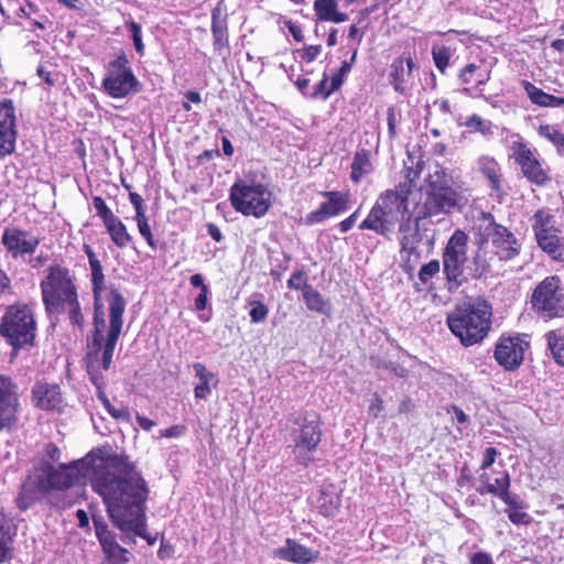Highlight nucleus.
I'll list each match as a JSON object with an SVG mask.
<instances>
[{
  "label": "nucleus",
  "mask_w": 564,
  "mask_h": 564,
  "mask_svg": "<svg viewBox=\"0 0 564 564\" xmlns=\"http://www.w3.org/2000/svg\"><path fill=\"white\" fill-rule=\"evenodd\" d=\"M510 150L523 176L531 183L542 186L549 181L547 170L520 135L511 142Z\"/></svg>",
  "instance_id": "ddd939ff"
},
{
  "label": "nucleus",
  "mask_w": 564,
  "mask_h": 564,
  "mask_svg": "<svg viewBox=\"0 0 564 564\" xmlns=\"http://www.w3.org/2000/svg\"><path fill=\"white\" fill-rule=\"evenodd\" d=\"M321 51H322V47L319 45H308L303 48L301 57L305 62L311 63L316 59V57L319 55Z\"/></svg>",
  "instance_id": "603ef678"
},
{
  "label": "nucleus",
  "mask_w": 564,
  "mask_h": 564,
  "mask_svg": "<svg viewBox=\"0 0 564 564\" xmlns=\"http://www.w3.org/2000/svg\"><path fill=\"white\" fill-rule=\"evenodd\" d=\"M341 85L340 76H333L330 79L327 75H324L322 80L316 85L313 98L327 99L334 91H336Z\"/></svg>",
  "instance_id": "c9c22d12"
},
{
  "label": "nucleus",
  "mask_w": 564,
  "mask_h": 564,
  "mask_svg": "<svg viewBox=\"0 0 564 564\" xmlns=\"http://www.w3.org/2000/svg\"><path fill=\"white\" fill-rule=\"evenodd\" d=\"M462 192L452 185L451 178L442 169H437L429 177L427 196L423 205L424 216L431 217L448 213L460 206Z\"/></svg>",
  "instance_id": "0eeeda50"
},
{
  "label": "nucleus",
  "mask_w": 564,
  "mask_h": 564,
  "mask_svg": "<svg viewBox=\"0 0 564 564\" xmlns=\"http://www.w3.org/2000/svg\"><path fill=\"white\" fill-rule=\"evenodd\" d=\"M2 243L8 252L15 258L25 253H33L39 240L20 229L7 228L2 234Z\"/></svg>",
  "instance_id": "4be33fe9"
},
{
  "label": "nucleus",
  "mask_w": 564,
  "mask_h": 564,
  "mask_svg": "<svg viewBox=\"0 0 564 564\" xmlns=\"http://www.w3.org/2000/svg\"><path fill=\"white\" fill-rule=\"evenodd\" d=\"M440 262L438 260H431L426 264L422 265L419 271V280L423 285H426L433 276H435L440 272Z\"/></svg>",
  "instance_id": "37998d69"
},
{
  "label": "nucleus",
  "mask_w": 564,
  "mask_h": 564,
  "mask_svg": "<svg viewBox=\"0 0 564 564\" xmlns=\"http://www.w3.org/2000/svg\"><path fill=\"white\" fill-rule=\"evenodd\" d=\"M64 310H67L72 322L76 325H80L84 317L80 313V307L77 297L74 299V303H66Z\"/></svg>",
  "instance_id": "de8ad7c7"
},
{
  "label": "nucleus",
  "mask_w": 564,
  "mask_h": 564,
  "mask_svg": "<svg viewBox=\"0 0 564 564\" xmlns=\"http://www.w3.org/2000/svg\"><path fill=\"white\" fill-rule=\"evenodd\" d=\"M191 284L194 288H199L200 291L204 290V288H207V285L204 283L203 276L200 274H194L189 279Z\"/></svg>",
  "instance_id": "774afa93"
},
{
  "label": "nucleus",
  "mask_w": 564,
  "mask_h": 564,
  "mask_svg": "<svg viewBox=\"0 0 564 564\" xmlns=\"http://www.w3.org/2000/svg\"><path fill=\"white\" fill-rule=\"evenodd\" d=\"M80 478L90 481L107 506L112 523L121 531L123 540L130 534L154 543L145 532L144 505L149 487L142 474L126 455L91 452L72 465L55 468L45 464L35 469L22 486L18 507L26 510L39 495L51 489H66ZM135 543L134 539H131Z\"/></svg>",
  "instance_id": "f257e3e1"
},
{
  "label": "nucleus",
  "mask_w": 564,
  "mask_h": 564,
  "mask_svg": "<svg viewBox=\"0 0 564 564\" xmlns=\"http://www.w3.org/2000/svg\"><path fill=\"white\" fill-rule=\"evenodd\" d=\"M93 203L97 215L102 219L104 224L107 223L112 217H115L113 213L110 210V208L107 206V204L101 197L95 196Z\"/></svg>",
  "instance_id": "a18cd8bd"
},
{
  "label": "nucleus",
  "mask_w": 564,
  "mask_h": 564,
  "mask_svg": "<svg viewBox=\"0 0 564 564\" xmlns=\"http://www.w3.org/2000/svg\"><path fill=\"white\" fill-rule=\"evenodd\" d=\"M212 31L215 39V43L219 46H224L227 43V26L223 19L218 17V12H213V24Z\"/></svg>",
  "instance_id": "ea45409f"
},
{
  "label": "nucleus",
  "mask_w": 564,
  "mask_h": 564,
  "mask_svg": "<svg viewBox=\"0 0 564 564\" xmlns=\"http://www.w3.org/2000/svg\"><path fill=\"white\" fill-rule=\"evenodd\" d=\"M529 347L530 344L523 336L501 337L496 344L494 357L505 370L514 371L522 365Z\"/></svg>",
  "instance_id": "2eb2a0df"
},
{
  "label": "nucleus",
  "mask_w": 564,
  "mask_h": 564,
  "mask_svg": "<svg viewBox=\"0 0 564 564\" xmlns=\"http://www.w3.org/2000/svg\"><path fill=\"white\" fill-rule=\"evenodd\" d=\"M95 531L107 564H127L130 561V552L117 542L116 534L107 525L95 521Z\"/></svg>",
  "instance_id": "a211bd4d"
},
{
  "label": "nucleus",
  "mask_w": 564,
  "mask_h": 564,
  "mask_svg": "<svg viewBox=\"0 0 564 564\" xmlns=\"http://www.w3.org/2000/svg\"><path fill=\"white\" fill-rule=\"evenodd\" d=\"M539 134L555 145L560 153H564V133L557 126L541 124L538 130Z\"/></svg>",
  "instance_id": "e433bc0d"
},
{
  "label": "nucleus",
  "mask_w": 564,
  "mask_h": 564,
  "mask_svg": "<svg viewBox=\"0 0 564 564\" xmlns=\"http://www.w3.org/2000/svg\"><path fill=\"white\" fill-rule=\"evenodd\" d=\"M33 404L44 411H61L64 404L61 389L57 384L37 382L32 389Z\"/></svg>",
  "instance_id": "412c9836"
},
{
  "label": "nucleus",
  "mask_w": 564,
  "mask_h": 564,
  "mask_svg": "<svg viewBox=\"0 0 564 564\" xmlns=\"http://www.w3.org/2000/svg\"><path fill=\"white\" fill-rule=\"evenodd\" d=\"M452 50L444 45H434L432 48V56L436 68L441 73H445L447 66L449 65V59L452 57Z\"/></svg>",
  "instance_id": "4c0bfd02"
},
{
  "label": "nucleus",
  "mask_w": 564,
  "mask_h": 564,
  "mask_svg": "<svg viewBox=\"0 0 564 564\" xmlns=\"http://www.w3.org/2000/svg\"><path fill=\"white\" fill-rule=\"evenodd\" d=\"M137 84L138 80L128 67V61L124 56L118 57L109 64L107 76L102 82L105 90L112 98L128 96Z\"/></svg>",
  "instance_id": "4468645a"
},
{
  "label": "nucleus",
  "mask_w": 564,
  "mask_h": 564,
  "mask_svg": "<svg viewBox=\"0 0 564 564\" xmlns=\"http://www.w3.org/2000/svg\"><path fill=\"white\" fill-rule=\"evenodd\" d=\"M19 388L10 377L0 375V431L10 429L18 420Z\"/></svg>",
  "instance_id": "dca6fc26"
},
{
  "label": "nucleus",
  "mask_w": 564,
  "mask_h": 564,
  "mask_svg": "<svg viewBox=\"0 0 564 564\" xmlns=\"http://www.w3.org/2000/svg\"><path fill=\"white\" fill-rule=\"evenodd\" d=\"M208 288H204L199 295L195 299V307L197 311H203L207 305Z\"/></svg>",
  "instance_id": "052dcab7"
},
{
  "label": "nucleus",
  "mask_w": 564,
  "mask_h": 564,
  "mask_svg": "<svg viewBox=\"0 0 564 564\" xmlns=\"http://www.w3.org/2000/svg\"><path fill=\"white\" fill-rule=\"evenodd\" d=\"M477 170L484 174L495 191L500 189V165L488 155L480 156L476 162Z\"/></svg>",
  "instance_id": "c756f323"
},
{
  "label": "nucleus",
  "mask_w": 564,
  "mask_h": 564,
  "mask_svg": "<svg viewBox=\"0 0 564 564\" xmlns=\"http://www.w3.org/2000/svg\"><path fill=\"white\" fill-rule=\"evenodd\" d=\"M137 422L139 426L144 431H150L153 426H155V422L141 415H137Z\"/></svg>",
  "instance_id": "0e129e2a"
},
{
  "label": "nucleus",
  "mask_w": 564,
  "mask_h": 564,
  "mask_svg": "<svg viewBox=\"0 0 564 564\" xmlns=\"http://www.w3.org/2000/svg\"><path fill=\"white\" fill-rule=\"evenodd\" d=\"M91 271V283H93V292L95 297V311L98 308V312L102 311V305L99 304L100 295L105 290V274L102 272L101 263H96L93 261V265H90Z\"/></svg>",
  "instance_id": "f704fd0d"
},
{
  "label": "nucleus",
  "mask_w": 564,
  "mask_h": 564,
  "mask_svg": "<svg viewBox=\"0 0 564 564\" xmlns=\"http://www.w3.org/2000/svg\"><path fill=\"white\" fill-rule=\"evenodd\" d=\"M414 66L411 56H400L392 62L389 72V82L398 93H404V84L411 76Z\"/></svg>",
  "instance_id": "393cba45"
},
{
  "label": "nucleus",
  "mask_w": 564,
  "mask_h": 564,
  "mask_svg": "<svg viewBox=\"0 0 564 564\" xmlns=\"http://www.w3.org/2000/svg\"><path fill=\"white\" fill-rule=\"evenodd\" d=\"M492 243L503 260H510L519 252L517 239L506 227L495 225L491 234Z\"/></svg>",
  "instance_id": "b1692460"
},
{
  "label": "nucleus",
  "mask_w": 564,
  "mask_h": 564,
  "mask_svg": "<svg viewBox=\"0 0 564 564\" xmlns=\"http://www.w3.org/2000/svg\"><path fill=\"white\" fill-rule=\"evenodd\" d=\"M35 319L31 308L25 304H13L2 316L0 334L13 347L30 345L35 337Z\"/></svg>",
  "instance_id": "1a4fd4ad"
},
{
  "label": "nucleus",
  "mask_w": 564,
  "mask_h": 564,
  "mask_svg": "<svg viewBox=\"0 0 564 564\" xmlns=\"http://www.w3.org/2000/svg\"><path fill=\"white\" fill-rule=\"evenodd\" d=\"M41 291L46 311L57 314L64 311L66 303H74L77 297L74 278L67 268L59 264L51 265L41 281Z\"/></svg>",
  "instance_id": "423d86ee"
},
{
  "label": "nucleus",
  "mask_w": 564,
  "mask_h": 564,
  "mask_svg": "<svg viewBox=\"0 0 564 564\" xmlns=\"http://www.w3.org/2000/svg\"><path fill=\"white\" fill-rule=\"evenodd\" d=\"M547 349L558 366H564V333L550 330L545 334Z\"/></svg>",
  "instance_id": "72a5a7b5"
},
{
  "label": "nucleus",
  "mask_w": 564,
  "mask_h": 564,
  "mask_svg": "<svg viewBox=\"0 0 564 564\" xmlns=\"http://www.w3.org/2000/svg\"><path fill=\"white\" fill-rule=\"evenodd\" d=\"M14 109L11 102H0V159L11 154L15 148Z\"/></svg>",
  "instance_id": "aec40b11"
},
{
  "label": "nucleus",
  "mask_w": 564,
  "mask_h": 564,
  "mask_svg": "<svg viewBox=\"0 0 564 564\" xmlns=\"http://www.w3.org/2000/svg\"><path fill=\"white\" fill-rule=\"evenodd\" d=\"M318 554L317 551L308 549L291 539H288L283 546L273 551L275 557L300 564H307L315 561Z\"/></svg>",
  "instance_id": "5701e85b"
},
{
  "label": "nucleus",
  "mask_w": 564,
  "mask_h": 564,
  "mask_svg": "<svg viewBox=\"0 0 564 564\" xmlns=\"http://www.w3.org/2000/svg\"><path fill=\"white\" fill-rule=\"evenodd\" d=\"M303 300L310 311L324 315L330 314L332 305L329 301L324 299L323 295L312 285L303 286Z\"/></svg>",
  "instance_id": "c85d7f7f"
},
{
  "label": "nucleus",
  "mask_w": 564,
  "mask_h": 564,
  "mask_svg": "<svg viewBox=\"0 0 564 564\" xmlns=\"http://www.w3.org/2000/svg\"><path fill=\"white\" fill-rule=\"evenodd\" d=\"M487 490L491 491V495L501 499L508 506L509 520L514 524H529L531 517L524 511L525 506L516 495H511L509 491V481L506 477H501L500 480L492 487L489 485Z\"/></svg>",
  "instance_id": "f3484780"
},
{
  "label": "nucleus",
  "mask_w": 564,
  "mask_h": 564,
  "mask_svg": "<svg viewBox=\"0 0 564 564\" xmlns=\"http://www.w3.org/2000/svg\"><path fill=\"white\" fill-rule=\"evenodd\" d=\"M185 427L183 425H173L169 429L160 431L159 437L176 438L184 434Z\"/></svg>",
  "instance_id": "864d4df0"
},
{
  "label": "nucleus",
  "mask_w": 564,
  "mask_h": 564,
  "mask_svg": "<svg viewBox=\"0 0 564 564\" xmlns=\"http://www.w3.org/2000/svg\"><path fill=\"white\" fill-rule=\"evenodd\" d=\"M128 29L132 33V39H133V43H134V47H135L137 52L143 53L144 45L142 43V37H141V26L137 22L131 21L128 23Z\"/></svg>",
  "instance_id": "49530a36"
},
{
  "label": "nucleus",
  "mask_w": 564,
  "mask_h": 564,
  "mask_svg": "<svg viewBox=\"0 0 564 564\" xmlns=\"http://www.w3.org/2000/svg\"><path fill=\"white\" fill-rule=\"evenodd\" d=\"M131 204L134 206V209H141L143 207V198L138 193H130L129 195Z\"/></svg>",
  "instance_id": "69168bd1"
},
{
  "label": "nucleus",
  "mask_w": 564,
  "mask_h": 564,
  "mask_svg": "<svg viewBox=\"0 0 564 564\" xmlns=\"http://www.w3.org/2000/svg\"><path fill=\"white\" fill-rule=\"evenodd\" d=\"M410 218L406 197L388 189L378 197L366 219L359 225V229L388 236L397 226L402 230L404 223Z\"/></svg>",
  "instance_id": "20e7f679"
},
{
  "label": "nucleus",
  "mask_w": 564,
  "mask_h": 564,
  "mask_svg": "<svg viewBox=\"0 0 564 564\" xmlns=\"http://www.w3.org/2000/svg\"><path fill=\"white\" fill-rule=\"evenodd\" d=\"M495 474H496L495 477H494L492 473H488V471H484L482 474H480V476H479V487L477 488V491L480 495L491 494V491L487 490V487L489 485H491L494 487L497 484V481L500 480L501 477H503L505 475H506L508 481L510 482V477H509L508 471L501 470V471H498V473H495Z\"/></svg>",
  "instance_id": "58836bf2"
},
{
  "label": "nucleus",
  "mask_w": 564,
  "mask_h": 564,
  "mask_svg": "<svg viewBox=\"0 0 564 564\" xmlns=\"http://www.w3.org/2000/svg\"><path fill=\"white\" fill-rule=\"evenodd\" d=\"M466 127L471 131H478L482 134H488L491 132V122L482 119L478 115H473L466 120Z\"/></svg>",
  "instance_id": "c03bdc74"
},
{
  "label": "nucleus",
  "mask_w": 564,
  "mask_h": 564,
  "mask_svg": "<svg viewBox=\"0 0 564 564\" xmlns=\"http://www.w3.org/2000/svg\"><path fill=\"white\" fill-rule=\"evenodd\" d=\"M337 0H315L314 10L319 21L341 23L348 20V15L337 10Z\"/></svg>",
  "instance_id": "bb28decb"
},
{
  "label": "nucleus",
  "mask_w": 564,
  "mask_h": 564,
  "mask_svg": "<svg viewBox=\"0 0 564 564\" xmlns=\"http://www.w3.org/2000/svg\"><path fill=\"white\" fill-rule=\"evenodd\" d=\"M532 308L542 317L554 318L564 312V292L556 275L546 276L534 289Z\"/></svg>",
  "instance_id": "9d476101"
},
{
  "label": "nucleus",
  "mask_w": 564,
  "mask_h": 564,
  "mask_svg": "<svg viewBox=\"0 0 564 564\" xmlns=\"http://www.w3.org/2000/svg\"><path fill=\"white\" fill-rule=\"evenodd\" d=\"M126 308V301L122 295L111 290L109 301V325L106 327L104 311L96 310L94 317V333L88 339L86 347V368L90 380L97 389L104 388V371L110 368L113 351L121 334Z\"/></svg>",
  "instance_id": "f03ea898"
},
{
  "label": "nucleus",
  "mask_w": 564,
  "mask_h": 564,
  "mask_svg": "<svg viewBox=\"0 0 564 564\" xmlns=\"http://www.w3.org/2000/svg\"><path fill=\"white\" fill-rule=\"evenodd\" d=\"M104 225L112 242L118 248L122 249L129 246V243L132 240V237L128 232L126 225L117 216L112 217Z\"/></svg>",
  "instance_id": "7c9ffc66"
},
{
  "label": "nucleus",
  "mask_w": 564,
  "mask_h": 564,
  "mask_svg": "<svg viewBox=\"0 0 564 564\" xmlns=\"http://www.w3.org/2000/svg\"><path fill=\"white\" fill-rule=\"evenodd\" d=\"M195 376L199 382L195 386L194 393L197 399H206L210 392V384L213 381L216 382V377L213 372L208 371L205 365L196 362L193 365Z\"/></svg>",
  "instance_id": "2f4dec72"
},
{
  "label": "nucleus",
  "mask_w": 564,
  "mask_h": 564,
  "mask_svg": "<svg viewBox=\"0 0 564 564\" xmlns=\"http://www.w3.org/2000/svg\"><path fill=\"white\" fill-rule=\"evenodd\" d=\"M489 79H490V72L489 70L482 72L480 68L474 78V80L477 82V84H479V85L487 83Z\"/></svg>",
  "instance_id": "338daca9"
},
{
  "label": "nucleus",
  "mask_w": 564,
  "mask_h": 564,
  "mask_svg": "<svg viewBox=\"0 0 564 564\" xmlns=\"http://www.w3.org/2000/svg\"><path fill=\"white\" fill-rule=\"evenodd\" d=\"M292 452L295 458L303 465L313 460V453L316 451L321 438L322 430L317 414L305 413L297 416L290 427Z\"/></svg>",
  "instance_id": "6e6552de"
},
{
  "label": "nucleus",
  "mask_w": 564,
  "mask_h": 564,
  "mask_svg": "<svg viewBox=\"0 0 564 564\" xmlns=\"http://www.w3.org/2000/svg\"><path fill=\"white\" fill-rule=\"evenodd\" d=\"M523 88L530 98V100L541 107H563L564 106V97H556L550 94H546L542 89L538 88L530 82H523Z\"/></svg>",
  "instance_id": "cd10ccee"
},
{
  "label": "nucleus",
  "mask_w": 564,
  "mask_h": 564,
  "mask_svg": "<svg viewBox=\"0 0 564 564\" xmlns=\"http://www.w3.org/2000/svg\"><path fill=\"white\" fill-rule=\"evenodd\" d=\"M322 195L327 199L321 206L306 215L305 223L314 225L338 215L347 208L349 200L348 192H324Z\"/></svg>",
  "instance_id": "6ab92c4d"
},
{
  "label": "nucleus",
  "mask_w": 564,
  "mask_h": 564,
  "mask_svg": "<svg viewBox=\"0 0 564 564\" xmlns=\"http://www.w3.org/2000/svg\"><path fill=\"white\" fill-rule=\"evenodd\" d=\"M470 564H494V561L488 553L477 552L470 557Z\"/></svg>",
  "instance_id": "4d7b16f0"
},
{
  "label": "nucleus",
  "mask_w": 564,
  "mask_h": 564,
  "mask_svg": "<svg viewBox=\"0 0 564 564\" xmlns=\"http://www.w3.org/2000/svg\"><path fill=\"white\" fill-rule=\"evenodd\" d=\"M10 284L8 274L0 268V297L10 289Z\"/></svg>",
  "instance_id": "e2e57ef3"
},
{
  "label": "nucleus",
  "mask_w": 564,
  "mask_h": 564,
  "mask_svg": "<svg viewBox=\"0 0 564 564\" xmlns=\"http://www.w3.org/2000/svg\"><path fill=\"white\" fill-rule=\"evenodd\" d=\"M479 68H480V65H478V64H475V63L468 64L459 73L460 80L465 84H469V83L474 82V78H475L477 72L479 70Z\"/></svg>",
  "instance_id": "09e8293b"
},
{
  "label": "nucleus",
  "mask_w": 564,
  "mask_h": 564,
  "mask_svg": "<svg viewBox=\"0 0 564 564\" xmlns=\"http://www.w3.org/2000/svg\"><path fill=\"white\" fill-rule=\"evenodd\" d=\"M388 117V129L390 137H394L395 134V127H397V113L394 108H389L387 111Z\"/></svg>",
  "instance_id": "bf43d9fd"
},
{
  "label": "nucleus",
  "mask_w": 564,
  "mask_h": 564,
  "mask_svg": "<svg viewBox=\"0 0 564 564\" xmlns=\"http://www.w3.org/2000/svg\"><path fill=\"white\" fill-rule=\"evenodd\" d=\"M447 325L464 346H473L488 335L491 307L486 301L465 302L448 314Z\"/></svg>",
  "instance_id": "7ed1b4c3"
},
{
  "label": "nucleus",
  "mask_w": 564,
  "mask_h": 564,
  "mask_svg": "<svg viewBox=\"0 0 564 564\" xmlns=\"http://www.w3.org/2000/svg\"><path fill=\"white\" fill-rule=\"evenodd\" d=\"M17 534V525L12 519L0 511V563L10 561L13 557V538Z\"/></svg>",
  "instance_id": "a878e982"
},
{
  "label": "nucleus",
  "mask_w": 564,
  "mask_h": 564,
  "mask_svg": "<svg viewBox=\"0 0 564 564\" xmlns=\"http://www.w3.org/2000/svg\"><path fill=\"white\" fill-rule=\"evenodd\" d=\"M497 449L495 447H487L485 451V457L481 464V469L486 471L494 463L497 457Z\"/></svg>",
  "instance_id": "6e6d98bb"
},
{
  "label": "nucleus",
  "mask_w": 564,
  "mask_h": 564,
  "mask_svg": "<svg viewBox=\"0 0 564 564\" xmlns=\"http://www.w3.org/2000/svg\"><path fill=\"white\" fill-rule=\"evenodd\" d=\"M533 220V230L539 247L554 260L561 259L564 252V242L554 226L553 216L545 210H538Z\"/></svg>",
  "instance_id": "9b49d317"
},
{
  "label": "nucleus",
  "mask_w": 564,
  "mask_h": 564,
  "mask_svg": "<svg viewBox=\"0 0 564 564\" xmlns=\"http://www.w3.org/2000/svg\"><path fill=\"white\" fill-rule=\"evenodd\" d=\"M468 237L462 230H455L443 252V269L448 282L459 284L467 261Z\"/></svg>",
  "instance_id": "f8f14e48"
},
{
  "label": "nucleus",
  "mask_w": 564,
  "mask_h": 564,
  "mask_svg": "<svg viewBox=\"0 0 564 564\" xmlns=\"http://www.w3.org/2000/svg\"><path fill=\"white\" fill-rule=\"evenodd\" d=\"M98 399L101 401L102 405L107 410V412L117 420H129V412L127 409H116L106 397L105 392L101 389H98Z\"/></svg>",
  "instance_id": "79ce46f5"
},
{
  "label": "nucleus",
  "mask_w": 564,
  "mask_h": 564,
  "mask_svg": "<svg viewBox=\"0 0 564 564\" xmlns=\"http://www.w3.org/2000/svg\"><path fill=\"white\" fill-rule=\"evenodd\" d=\"M138 229H139V232L140 235L145 239V241L148 242V245L152 248H155V241H154V238H153V235L151 232V228L147 223H142V224H139L138 225Z\"/></svg>",
  "instance_id": "5fc2aeb1"
},
{
  "label": "nucleus",
  "mask_w": 564,
  "mask_h": 564,
  "mask_svg": "<svg viewBox=\"0 0 564 564\" xmlns=\"http://www.w3.org/2000/svg\"><path fill=\"white\" fill-rule=\"evenodd\" d=\"M234 209L245 216L263 217L272 205V194L265 185L251 178H240L230 187Z\"/></svg>",
  "instance_id": "39448f33"
},
{
  "label": "nucleus",
  "mask_w": 564,
  "mask_h": 564,
  "mask_svg": "<svg viewBox=\"0 0 564 564\" xmlns=\"http://www.w3.org/2000/svg\"><path fill=\"white\" fill-rule=\"evenodd\" d=\"M358 217V210L351 214L349 217L340 221L339 228L341 232H347L356 223Z\"/></svg>",
  "instance_id": "680f3d73"
},
{
  "label": "nucleus",
  "mask_w": 564,
  "mask_h": 564,
  "mask_svg": "<svg viewBox=\"0 0 564 564\" xmlns=\"http://www.w3.org/2000/svg\"><path fill=\"white\" fill-rule=\"evenodd\" d=\"M286 26L295 41L302 42L304 40L302 28L299 24L289 21L286 22Z\"/></svg>",
  "instance_id": "13d9d810"
},
{
  "label": "nucleus",
  "mask_w": 564,
  "mask_h": 564,
  "mask_svg": "<svg viewBox=\"0 0 564 564\" xmlns=\"http://www.w3.org/2000/svg\"><path fill=\"white\" fill-rule=\"evenodd\" d=\"M249 310V316L252 323L258 324L265 321L269 314L268 306L258 300H249L248 301Z\"/></svg>",
  "instance_id": "a19ab883"
},
{
  "label": "nucleus",
  "mask_w": 564,
  "mask_h": 564,
  "mask_svg": "<svg viewBox=\"0 0 564 564\" xmlns=\"http://www.w3.org/2000/svg\"><path fill=\"white\" fill-rule=\"evenodd\" d=\"M372 171L370 162V154L366 150L356 152L352 164L350 177L355 183H359L366 175Z\"/></svg>",
  "instance_id": "473e14b6"
},
{
  "label": "nucleus",
  "mask_w": 564,
  "mask_h": 564,
  "mask_svg": "<svg viewBox=\"0 0 564 564\" xmlns=\"http://www.w3.org/2000/svg\"><path fill=\"white\" fill-rule=\"evenodd\" d=\"M308 285L305 282V274L301 271L294 272L288 280V286L293 290H302L303 286Z\"/></svg>",
  "instance_id": "3c124183"
},
{
  "label": "nucleus",
  "mask_w": 564,
  "mask_h": 564,
  "mask_svg": "<svg viewBox=\"0 0 564 564\" xmlns=\"http://www.w3.org/2000/svg\"><path fill=\"white\" fill-rule=\"evenodd\" d=\"M384 410L382 398L375 393L368 408V413L372 417H379Z\"/></svg>",
  "instance_id": "8fccbe9b"
}]
</instances>
